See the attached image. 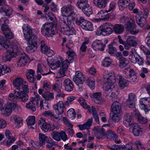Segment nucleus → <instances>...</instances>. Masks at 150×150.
<instances>
[{
  "mask_svg": "<svg viewBox=\"0 0 150 150\" xmlns=\"http://www.w3.org/2000/svg\"><path fill=\"white\" fill-rule=\"evenodd\" d=\"M13 84L17 88L15 90L14 94L11 93L9 94L8 97L9 100L13 101L19 100L24 102L27 101L29 98L27 94L29 92L27 83L23 82L21 78H18L13 81Z\"/></svg>",
  "mask_w": 150,
  "mask_h": 150,
  "instance_id": "1",
  "label": "nucleus"
},
{
  "mask_svg": "<svg viewBox=\"0 0 150 150\" xmlns=\"http://www.w3.org/2000/svg\"><path fill=\"white\" fill-rule=\"evenodd\" d=\"M66 47L69 50L66 52V54L68 57L67 59L64 61H63L62 57L60 58V60L57 59L55 62L51 63L50 67L52 69H55L60 67L58 71V73L61 76H57V78H61L64 76L65 71L68 69L69 65L68 63L72 62L74 59L76 57V54L67 45H66Z\"/></svg>",
  "mask_w": 150,
  "mask_h": 150,
  "instance_id": "2",
  "label": "nucleus"
},
{
  "mask_svg": "<svg viewBox=\"0 0 150 150\" xmlns=\"http://www.w3.org/2000/svg\"><path fill=\"white\" fill-rule=\"evenodd\" d=\"M7 54L3 57L4 59L9 61L13 57H16L18 53V46L13 45L9 46L8 41L4 37H0V49L6 50Z\"/></svg>",
  "mask_w": 150,
  "mask_h": 150,
  "instance_id": "3",
  "label": "nucleus"
},
{
  "mask_svg": "<svg viewBox=\"0 0 150 150\" xmlns=\"http://www.w3.org/2000/svg\"><path fill=\"white\" fill-rule=\"evenodd\" d=\"M111 114L112 119L115 122H118L122 117V111L121 104L118 101L114 102L111 106Z\"/></svg>",
  "mask_w": 150,
  "mask_h": 150,
  "instance_id": "4",
  "label": "nucleus"
},
{
  "mask_svg": "<svg viewBox=\"0 0 150 150\" xmlns=\"http://www.w3.org/2000/svg\"><path fill=\"white\" fill-rule=\"evenodd\" d=\"M113 25L109 23L103 24L97 29L96 34L98 35H102L103 36L108 35L111 34L113 32Z\"/></svg>",
  "mask_w": 150,
  "mask_h": 150,
  "instance_id": "5",
  "label": "nucleus"
},
{
  "mask_svg": "<svg viewBox=\"0 0 150 150\" xmlns=\"http://www.w3.org/2000/svg\"><path fill=\"white\" fill-rule=\"evenodd\" d=\"M78 7L82 10L84 13L89 17L93 13V11L87 2L84 0H79L77 2Z\"/></svg>",
  "mask_w": 150,
  "mask_h": 150,
  "instance_id": "6",
  "label": "nucleus"
},
{
  "mask_svg": "<svg viewBox=\"0 0 150 150\" xmlns=\"http://www.w3.org/2000/svg\"><path fill=\"white\" fill-rule=\"evenodd\" d=\"M116 81L115 77L114 75H110L104 81L105 85L104 90L105 93L107 94L111 91L112 89L114 87V85Z\"/></svg>",
  "mask_w": 150,
  "mask_h": 150,
  "instance_id": "7",
  "label": "nucleus"
},
{
  "mask_svg": "<svg viewBox=\"0 0 150 150\" xmlns=\"http://www.w3.org/2000/svg\"><path fill=\"white\" fill-rule=\"evenodd\" d=\"M24 37L26 40L37 38L36 35L34 33L31 27L28 24H24L22 27Z\"/></svg>",
  "mask_w": 150,
  "mask_h": 150,
  "instance_id": "8",
  "label": "nucleus"
},
{
  "mask_svg": "<svg viewBox=\"0 0 150 150\" xmlns=\"http://www.w3.org/2000/svg\"><path fill=\"white\" fill-rule=\"evenodd\" d=\"M54 29L52 24L46 23L43 25L41 28V32L46 37H51L55 33Z\"/></svg>",
  "mask_w": 150,
  "mask_h": 150,
  "instance_id": "9",
  "label": "nucleus"
},
{
  "mask_svg": "<svg viewBox=\"0 0 150 150\" xmlns=\"http://www.w3.org/2000/svg\"><path fill=\"white\" fill-rule=\"evenodd\" d=\"M26 40L28 44V46L26 48V50L28 52H32L37 50L39 40L37 38Z\"/></svg>",
  "mask_w": 150,
  "mask_h": 150,
  "instance_id": "10",
  "label": "nucleus"
},
{
  "mask_svg": "<svg viewBox=\"0 0 150 150\" xmlns=\"http://www.w3.org/2000/svg\"><path fill=\"white\" fill-rule=\"evenodd\" d=\"M13 103L9 102L7 103L5 106V110L2 111V113L3 114H6L7 115H10L11 112L12 110H14V109H19L21 110V107L19 106H17V104L16 103V101H13L12 100Z\"/></svg>",
  "mask_w": 150,
  "mask_h": 150,
  "instance_id": "11",
  "label": "nucleus"
},
{
  "mask_svg": "<svg viewBox=\"0 0 150 150\" xmlns=\"http://www.w3.org/2000/svg\"><path fill=\"white\" fill-rule=\"evenodd\" d=\"M38 123L41 129L45 132L53 130L54 129L53 127H52L50 124L46 122L45 118L43 117L40 118Z\"/></svg>",
  "mask_w": 150,
  "mask_h": 150,
  "instance_id": "12",
  "label": "nucleus"
},
{
  "mask_svg": "<svg viewBox=\"0 0 150 150\" xmlns=\"http://www.w3.org/2000/svg\"><path fill=\"white\" fill-rule=\"evenodd\" d=\"M73 7L71 5L64 6L61 8L62 13L64 16L66 17H73L75 14L73 12Z\"/></svg>",
  "mask_w": 150,
  "mask_h": 150,
  "instance_id": "13",
  "label": "nucleus"
},
{
  "mask_svg": "<svg viewBox=\"0 0 150 150\" xmlns=\"http://www.w3.org/2000/svg\"><path fill=\"white\" fill-rule=\"evenodd\" d=\"M56 113L58 115L63 114L65 110V106L62 101H59L53 106Z\"/></svg>",
  "mask_w": 150,
  "mask_h": 150,
  "instance_id": "14",
  "label": "nucleus"
},
{
  "mask_svg": "<svg viewBox=\"0 0 150 150\" xmlns=\"http://www.w3.org/2000/svg\"><path fill=\"white\" fill-rule=\"evenodd\" d=\"M136 99V96L134 93H130L128 95V98L126 102L127 106L130 108H134Z\"/></svg>",
  "mask_w": 150,
  "mask_h": 150,
  "instance_id": "15",
  "label": "nucleus"
},
{
  "mask_svg": "<svg viewBox=\"0 0 150 150\" xmlns=\"http://www.w3.org/2000/svg\"><path fill=\"white\" fill-rule=\"evenodd\" d=\"M73 81L77 85L82 84L85 81V78L82 73L79 71H76L75 75L73 78Z\"/></svg>",
  "mask_w": 150,
  "mask_h": 150,
  "instance_id": "16",
  "label": "nucleus"
},
{
  "mask_svg": "<svg viewBox=\"0 0 150 150\" xmlns=\"http://www.w3.org/2000/svg\"><path fill=\"white\" fill-rule=\"evenodd\" d=\"M36 103L37 105H38V98H31L30 101L26 104V107L33 112H34L36 110Z\"/></svg>",
  "mask_w": 150,
  "mask_h": 150,
  "instance_id": "17",
  "label": "nucleus"
},
{
  "mask_svg": "<svg viewBox=\"0 0 150 150\" xmlns=\"http://www.w3.org/2000/svg\"><path fill=\"white\" fill-rule=\"evenodd\" d=\"M29 60V58L28 56L25 54H21L18 57L17 61V64L20 67L25 66Z\"/></svg>",
  "mask_w": 150,
  "mask_h": 150,
  "instance_id": "18",
  "label": "nucleus"
},
{
  "mask_svg": "<svg viewBox=\"0 0 150 150\" xmlns=\"http://www.w3.org/2000/svg\"><path fill=\"white\" fill-rule=\"evenodd\" d=\"M92 46L93 49L96 50H99L101 51H103L104 50L106 45L103 44L101 41L97 40L93 42Z\"/></svg>",
  "mask_w": 150,
  "mask_h": 150,
  "instance_id": "19",
  "label": "nucleus"
},
{
  "mask_svg": "<svg viewBox=\"0 0 150 150\" xmlns=\"http://www.w3.org/2000/svg\"><path fill=\"white\" fill-rule=\"evenodd\" d=\"M131 126L133 127L132 133L136 136L142 135L143 133L142 129L136 123H134Z\"/></svg>",
  "mask_w": 150,
  "mask_h": 150,
  "instance_id": "20",
  "label": "nucleus"
},
{
  "mask_svg": "<svg viewBox=\"0 0 150 150\" xmlns=\"http://www.w3.org/2000/svg\"><path fill=\"white\" fill-rule=\"evenodd\" d=\"M117 79L119 81V85L120 88L121 89H124L125 87L128 86L129 81L125 80V79L122 77V76L118 75L117 76Z\"/></svg>",
  "mask_w": 150,
  "mask_h": 150,
  "instance_id": "21",
  "label": "nucleus"
},
{
  "mask_svg": "<svg viewBox=\"0 0 150 150\" xmlns=\"http://www.w3.org/2000/svg\"><path fill=\"white\" fill-rule=\"evenodd\" d=\"M125 28L132 35H136L139 32V30L136 29V25L134 21Z\"/></svg>",
  "mask_w": 150,
  "mask_h": 150,
  "instance_id": "22",
  "label": "nucleus"
},
{
  "mask_svg": "<svg viewBox=\"0 0 150 150\" xmlns=\"http://www.w3.org/2000/svg\"><path fill=\"white\" fill-rule=\"evenodd\" d=\"M101 93L100 92H96L93 93L92 94L93 97L95 99V103L98 104H101L103 102L105 101V100L102 98Z\"/></svg>",
  "mask_w": 150,
  "mask_h": 150,
  "instance_id": "23",
  "label": "nucleus"
},
{
  "mask_svg": "<svg viewBox=\"0 0 150 150\" xmlns=\"http://www.w3.org/2000/svg\"><path fill=\"white\" fill-rule=\"evenodd\" d=\"M135 38L134 36H129L128 37L127 42L125 43V48L127 49L129 47L135 46L136 45L137 43L135 41Z\"/></svg>",
  "mask_w": 150,
  "mask_h": 150,
  "instance_id": "24",
  "label": "nucleus"
},
{
  "mask_svg": "<svg viewBox=\"0 0 150 150\" xmlns=\"http://www.w3.org/2000/svg\"><path fill=\"white\" fill-rule=\"evenodd\" d=\"M64 85L65 91L70 92L73 90L74 85L73 82L69 79H66L64 81Z\"/></svg>",
  "mask_w": 150,
  "mask_h": 150,
  "instance_id": "25",
  "label": "nucleus"
},
{
  "mask_svg": "<svg viewBox=\"0 0 150 150\" xmlns=\"http://www.w3.org/2000/svg\"><path fill=\"white\" fill-rule=\"evenodd\" d=\"M113 15L111 13H106L103 10H101L97 13V16L100 19L103 20H106L110 18H111Z\"/></svg>",
  "mask_w": 150,
  "mask_h": 150,
  "instance_id": "26",
  "label": "nucleus"
},
{
  "mask_svg": "<svg viewBox=\"0 0 150 150\" xmlns=\"http://www.w3.org/2000/svg\"><path fill=\"white\" fill-rule=\"evenodd\" d=\"M8 22V20L5 19L4 18H1L0 20V24L1 25V29L3 31V33H4V32L8 31L10 30L7 25Z\"/></svg>",
  "mask_w": 150,
  "mask_h": 150,
  "instance_id": "27",
  "label": "nucleus"
},
{
  "mask_svg": "<svg viewBox=\"0 0 150 150\" xmlns=\"http://www.w3.org/2000/svg\"><path fill=\"white\" fill-rule=\"evenodd\" d=\"M34 74V71L33 70L30 69L27 71L26 77L28 81L31 83H34L36 80Z\"/></svg>",
  "mask_w": 150,
  "mask_h": 150,
  "instance_id": "28",
  "label": "nucleus"
},
{
  "mask_svg": "<svg viewBox=\"0 0 150 150\" xmlns=\"http://www.w3.org/2000/svg\"><path fill=\"white\" fill-rule=\"evenodd\" d=\"M132 119V117L129 113H127L124 115L123 123L125 127H129L133 124L131 123Z\"/></svg>",
  "mask_w": 150,
  "mask_h": 150,
  "instance_id": "29",
  "label": "nucleus"
},
{
  "mask_svg": "<svg viewBox=\"0 0 150 150\" xmlns=\"http://www.w3.org/2000/svg\"><path fill=\"white\" fill-rule=\"evenodd\" d=\"M130 2V0H119L118 4L120 9L123 11L127 7Z\"/></svg>",
  "mask_w": 150,
  "mask_h": 150,
  "instance_id": "30",
  "label": "nucleus"
},
{
  "mask_svg": "<svg viewBox=\"0 0 150 150\" xmlns=\"http://www.w3.org/2000/svg\"><path fill=\"white\" fill-rule=\"evenodd\" d=\"M113 27V31L117 34H121L124 30V25L121 24H115Z\"/></svg>",
  "mask_w": 150,
  "mask_h": 150,
  "instance_id": "31",
  "label": "nucleus"
},
{
  "mask_svg": "<svg viewBox=\"0 0 150 150\" xmlns=\"http://www.w3.org/2000/svg\"><path fill=\"white\" fill-rule=\"evenodd\" d=\"M1 13H4L6 16L10 17L12 13V10L7 6H4L1 8Z\"/></svg>",
  "mask_w": 150,
  "mask_h": 150,
  "instance_id": "32",
  "label": "nucleus"
},
{
  "mask_svg": "<svg viewBox=\"0 0 150 150\" xmlns=\"http://www.w3.org/2000/svg\"><path fill=\"white\" fill-rule=\"evenodd\" d=\"M93 121L92 118H91L88 120V121L83 125H77L79 127L80 129L83 130L85 129H88L90 128V127L92 125Z\"/></svg>",
  "mask_w": 150,
  "mask_h": 150,
  "instance_id": "33",
  "label": "nucleus"
},
{
  "mask_svg": "<svg viewBox=\"0 0 150 150\" xmlns=\"http://www.w3.org/2000/svg\"><path fill=\"white\" fill-rule=\"evenodd\" d=\"M121 23H125V28L134 21L131 18L122 16L120 20Z\"/></svg>",
  "mask_w": 150,
  "mask_h": 150,
  "instance_id": "34",
  "label": "nucleus"
},
{
  "mask_svg": "<svg viewBox=\"0 0 150 150\" xmlns=\"http://www.w3.org/2000/svg\"><path fill=\"white\" fill-rule=\"evenodd\" d=\"M62 22L61 23L60 27H61V31L64 34L66 35H68L74 34V31L72 30H69V29H67L66 30H64V29H68V28L67 26L66 27L65 25L62 24Z\"/></svg>",
  "mask_w": 150,
  "mask_h": 150,
  "instance_id": "35",
  "label": "nucleus"
},
{
  "mask_svg": "<svg viewBox=\"0 0 150 150\" xmlns=\"http://www.w3.org/2000/svg\"><path fill=\"white\" fill-rule=\"evenodd\" d=\"M62 21L63 22L62 23V24L65 25L66 27H67L69 30L74 31V34L75 33V30L73 27V23H72V21L70 20L68 21L67 20V21L64 20Z\"/></svg>",
  "mask_w": 150,
  "mask_h": 150,
  "instance_id": "36",
  "label": "nucleus"
},
{
  "mask_svg": "<svg viewBox=\"0 0 150 150\" xmlns=\"http://www.w3.org/2000/svg\"><path fill=\"white\" fill-rule=\"evenodd\" d=\"M42 96V97L47 101L51 100L54 98L53 93L48 91L44 92Z\"/></svg>",
  "mask_w": 150,
  "mask_h": 150,
  "instance_id": "37",
  "label": "nucleus"
},
{
  "mask_svg": "<svg viewBox=\"0 0 150 150\" xmlns=\"http://www.w3.org/2000/svg\"><path fill=\"white\" fill-rule=\"evenodd\" d=\"M134 115L136 118L142 124H145L147 122V119L146 117H142L141 114L138 112H135Z\"/></svg>",
  "mask_w": 150,
  "mask_h": 150,
  "instance_id": "38",
  "label": "nucleus"
},
{
  "mask_svg": "<svg viewBox=\"0 0 150 150\" xmlns=\"http://www.w3.org/2000/svg\"><path fill=\"white\" fill-rule=\"evenodd\" d=\"M88 22L85 20L84 18L82 17H80L79 20H77L76 21V24L78 25L81 26L83 29L85 27L86 25H87V22Z\"/></svg>",
  "mask_w": 150,
  "mask_h": 150,
  "instance_id": "39",
  "label": "nucleus"
},
{
  "mask_svg": "<svg viewBox=\"0 0 150 150\" xmlns=\"http://www.w3.org/2000/svg\"><path fill=\"white\" fill-rule=\"evenodd\" d=\"M88 22L85 20L84 18L82 17H80L79 20H77L76 21V24L78 25L81 26L83 29L85 27L86 25H87V22Z\"/></svg>",
  "mask_w": 150,
  "mask_h": 150,
  "instance_id": "40",
  "label": "nucleus"
},
{
  "mask_svg": "<svg viewBox=\"0 0 150 150\" xmlns=\"http://www.w3.org/2000/svg\"><path fill=\"white\" fill-rule=\"evenodd\" d=\"M11 121L18 125H22L23 121L22 119L18 116L13 115L11 117Z\"/></svg>",
  "mask_w": 150,
  "mask_h": 150,
  "instance_id": "41",
  "label": "nucleus"
},
{
  "mask_svg": "<svg viewBox=\"0 0 150 150\" xmlns=\"http://www.w3.org/2000/svg\"><path fill=\"white\" fill-rule=\"evenodd\" d=\"M39 145L40 146L45 144V142L47 139V137L44 134L40 133L39 135Z\"/></svg>",
  "mask_w": 150,
  "mask_h": 150,
  "instance_id": "42",
  "label": "nucleus"
},
{
  "mask_svg": "<svg viewBox=\"0 0 150 150\" xmlns=\"http://www.w3.org/2000/svg\"><path fill=\"white\" fill-rule=\"evenodd\" d=\"M106 135L108 139H110L111 140H115L117 137V135L110 130L108 131Z\"/></svg>",
  "mask_w": 150,
  "mask_h": 150,
  "instance_id": "43",
  "label": "nucleus"
},
{
  "mask_svg": "<svg viewBox=\"0 0 150 150\" xmlns=\"http://www.w3.org/2000/svg\"><path fill=\"white\" fill-rule=\"evenodd\" d=\"M146 18L147 17L142 16L140 18L137 19L136 22L138 25L140 27H143L144 25L146 24Z\"/></svg>",
  "mask_w": 150,
  "mask_h": 150,
  "instance_id": "44",
  "label": "nucleus"
},
{
  "mask_svg": "<svg viewBox=\"0 0 150 150\" xmlns=\"http://www.w3.org/2000/svg\"><path fill=\"white\" fill-rule=\"evenodd\" d=\"M44 115L45 116H48L50 117L51 119L54 118L56 119L60 120L62 118V117L61 116H55L53 112L50 111L45 112L44 113Z\"/></svg>",
  "mask_w": 150,
  "mask_h": 150,
  "instance_id": "45",
  "label": "nucleus"
},
{
  "mask_svg": "<svg viewBox=\"0 0 150 150\" xmlns=\"http://www.w3.org/2000/svg\"><path fill=\"white\" fill-rule=\"evenodd\" d=\"M93 3L99 8H104L106 6L105 2L102 0H93Z\"/></svg>",
  "mask_w": 150,
  "mask_h": 150,
  "instance_id": "46",
  "label": "nucleus"
},
{
  "mask_svg": "<svg viewBox=\"0 0 150 150\" xmlns=\"http://www.w3.org/2000/svg\"><path fill=\"white\" fill-rule=\"evenodd\" d=\"M87 83L91 89H94L95 87V80L91 77H89L87 80Z\"/></svg>",
  "mask_w": 150,
  "mask_h": 150,
  "instance_id": "47",
  "label": "nucleus"
},
{
  "mask_svg": "<svg viewBox=\"0 0 150 150\" xmlns=\"http://www.w3.org/2000/svg\"><path fill=\"white\" fill-rule=\"evenodd\" d=\"M78 101L80 103L81 105L84 108L89 109L90 107L88 105L85 100L83 98H79Z\"/></svg>",
  "mask_w": 150,
  "mask_h": 150,
  "instance_id": "48",
  "label": "nucleus"
},
{
  "mask_svg": "<svg viewBox=\"0 0 150 150\" xmlns=\"http://www.w3.org/2000/svg\"><path fill=\"white\" fill-rule=\"evenodd\" d=\"M112 60L109 57H106L102 62V65L104 67H107L110 65Z\"/></svg>",
  "mask_w": 150,
  "mask_h": 150,
  "instance_id": "49",
  "label": "nucleus"
},
{
  "mask_svg": "<svg viewBox=\"0 0 150 150\" xmlns=\"http://www.w3.org/2000/svg\"><path fill=\"white\" fill-rule=\"evenodd\" d=\"M67 116L71 119H74L76 116V112L73 108H71L67 112Z\"/></svg>",
  "mask_w": 150,
  "mask_h": 150,
  "instance_id": "50",
  "label": "nucleus"
},
{
  "mask_svg": "<svg viewBox=\"0 0 150 150\" xmlns=\"http://www.w3.org/2000/svg\"><path fill=\"white\" fill-rule=\"evenodd\" d=\"M92 113L95 120L97 122H99V117L95 108L93 106L91 107Z\"/></svg>",
  "mask_w": 150,
  "mask_h": 150,
  "instance_id": "51",
  "label": "nucleus"
},
{
  "mask_svg": "<svg viewBox=\"0 0 150 150\" xmlns=\"http://www.w3.org/2000/svg\"><path fill=\"white\" fill-rule=\"evenodd\" d=\"M27 122L28 125H34L35 123V117L34 116H29L27 119Z\"/></svg>",
  "mask_w": 150,
  "mask_h": 150,
  "instance_id": "52",
  "label": "nucleus"
},
{
  "mask_svg": "<svg viewBox=\"0 0 150 150\" xmlns=\"http://www.w3.org/2000/svg\"><path fill=\"white\" fill-rule=\"evenodd\" d=\"M51 135L53 139L57 141H59L60 139L59 137V132L54 131L52 132Z\"/></svg>",
  "mask_w": 150,
  "mask_h": 150,
  "instance_id": "53",
  "label": "nucleus"
},
{
  "mask_svg": "<svg viewBox=\"0 0 150 150\" xmlns=\"http://www.w3.org/2000/svg\"><path fill=\"white\" fill-rule=\"evenodd\" d=\"M51 86L49 82L44 81L43 84L42 88L43 90L49 91L51 89Z\"/></svg>",
  "mask_w": 150,
  "mask_h": 150,
  "instance_id": "54",
  "label": "nucleus"
},
{
  "mask_svg": "<svg viewBox=\"0 0 150 150\" xmlns=\"http://www.w3.org/2000/svg\"><path fill=\"white\" fill-rule=\"evenodd\" d=\"M128 64V62L125 58L123 60L119 61V67L121 68H123L126 67Z\"/></svg>",
  "mask_w": 150,
  "mask_h": 150,
  "instance_id": "55",
  "label": "nucleus"
},
{
  "mask_svg": "<svg viewBox=\"0 0 150 150\" xmlns=\"http://www.w3.org/2000/svg\"><path fill=\"white\" fill-rule=\"evenodd\" d=\"M40 44L41 51L42 52L45 54L49 48L47 47L46 45L45 44L44 41H42L40 42Z\"/></svg>",
  "mask_w": 150,
  "mask_h": 150,
  "instance_id": "56",
  "label": "nucleus"
},
{
  "mask_svg": "<svg viewBox=\"0 0 150 150\" xmlns=\"http://www.w3.org/2000/svg\"><path fill=\"white\" fill-rule=\"evenodd\" d=\"M116 51V48L113 47L112 44H110L108 45V53L111 55L113 54Z\"/></svg>",
  "mask_w": 150,
  "mask_h": 150,
  "instance_id": "57",
  "label": "nucleus"
},
{
  "mask_svg": "<svg viewBox=\"0 0 150 150\" xmlns=\"http://www.w3.org/2000/svg\"><path fill=\"white\" fill-rule=\"evenodd\" d=\"M4 34L6 38L8 39H10L13 38V34L10 30L6 32H4Z\"/></svg>",
  "mask_w": 150,
  "mask_h": 150,
  "instance_id": "58",
  "label": "nucleus"
},
{
  "mask_svg": "<svg viewBox=\"0 0 150 150\" xmlns=\"http://www.w3.org/2000/svg\"><path fill=\"white\" fill-rule=\"evenodd\" d=\"M135 60L137 62H138L139 65H143L144 63V59L143 57H141L140 56H138V57H135L134 55Z\"/></svg>",
  "mask_w": 150,
  "mask_h": 150,
  "instance_id": "59",
  "label": "nucleus"
},
{
  "mask_svg": "<svg viewBox=\"0 0 150 150\" xmlns=\"http://www.w3.org/2000/svg\"><path fill=\"white\" fill-rule=\"evenodd\" d=\"M133 144L131 142L128 143L125 145L123 147L124 149H127V150H136L133 147Z\"/></svg>",
  "mask_w": 150,
  "mask_h": 150,
  "instance_id": "60",
  "label": "nucleus"
},
{
  "mask_svg": "<svg viewBox=\"0 0 150 150\" xmlns=\"http://www.w3.org/2000/svg\"><path fill=\"white\" fill-rule=\"evenodd\" d=\"M52 89L57 93L61 92V90L59 87V84L55 83L52 86Z\"/></svg>",
  "mask_w": 150,
  "mask_h": 150,
  "instance_id": "61",
  "label": "nucleus"
},
{
  "mask_svg": "<svg viewBox=\"0 0 150 150\" xmlns=\"http://www.w3.org/2000/svg\"><path fill=\"white\" fill-rule=\"evenodd\" d=\"M1 67H2V70L3 71V72L2 73V75L5 74L6 73H7L11 71L10 68L9 67H7L5 65H3Z\"/></svg>",
  "mask_w": 150,
  "mask_h": 150,
  "instance_id": "62",
  "label": "nucleus"
},
{
  "mask_svg": "<svg viewBox=\"0 0 150 150\" xmlns=\"http://www.w3.org/2000/svg\"><path fill=\"white\" fill-rule=\"evenodd\" d=\"M59 137L64 141L66 140L67 139V136L65 132L62 131L59 132Z\"/></svg>",
  "mask_w": 150,
  "mask_h": 150,
  "instance_id": "63",
  "label": "nucleus"
},
{
  "mask_svg": "<svg viewBox=\"0 0 150 150\" xmlns=\"http://www.w3.org/2000/svg\"><path fill=\"white\" fill-rule=\"evenodd\" d=\"M93 29L92 24L89 21L88 22H87V25H86L84 29L92 31Z\"/></svg>",
  "mask_w": 150,
  "mask_h": 150,
  "instance_id": "64",
  "label": "nucleus"
}]
</instances>
